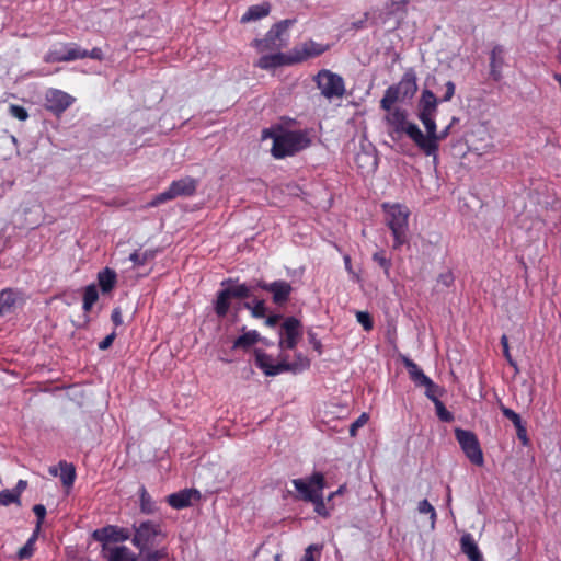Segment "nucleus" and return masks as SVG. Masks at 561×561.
I'll return each instance as SVG.
<instances>
[{
  "mask_svg": "<svg viewBox=\"0 0 561 561\" xmlns=\"http://www.w3.org/2000/svg\"><path fill=\"white\" fill-rule=\"evenodd\" d=\"M167 538L159 523L145 520L134 525L131 543L139 550L138 561H162L168 557V548L161 547Z\"/></svg>",
  "mask_w": 561,
  "mask_h": 561,
  "instance_id": "obj_1",
  "label": "nucleus"
},
{
  "mask_svg": "<svg viewBox=\"0 0 561 561\" xmlns=\"http://www.w3.org/2000/svg\"><path fill=\"white\" fill-rule=\"evenodd\" d=\"M385 211V221L393 237V250H400L402 245L409 243V217L410 210L402 204L382 205Z\"/></svg>",
  "mask_w": 561,
  "mask_h": 561,
  "instance_id": "obj_2",
  "label": "nucleus"
},
{
  "mask_svg": "<svg viewBox=\"0 0 561 561\" xmlns=\"http://www.w3.org/2000/svg\"><path fill=\"white\" fill-rule=\"evenodd\" d=\"M310 144L311 140L305 131L286 130L273 137L271 152L275 159H284L308 148Z\"/></svg>",
  "mask_w": 561,
  "mask_h": 561,
  "instance_id": "obj_3",
  "label": "nucleus"
},
{
  "mask_svg": "<svg viewBox=\"0 0 561 561\" xmlns=\"http://www.w3.org/2000/svg\"><path fill=\"white\" fill-rule=\"evenodd\" d=\"M417 91V78L413 68L404 71L401 80L393 85H390L380 100V107L385 111H390L392 105L398 101L411 99Z\"/></svg>",
  "mask_w": 561,
  "mask_h": 561,
  "instance_id": "obj_4",
  "label": "nucleus"
},
{
  "mask_svg": "<svg viewBox=\"0 0 561 561\" xmlns=\"http://www.w3.org/2000/svg\"><path fill=\"white\" fill-rule=\"evenodd\" d=\"M451 124L446 126L443 130L437 131L436 122H434V130L425 129L426 134L424 135L419 127H410L411 140L415 144V146L427 157L436 158L439 142L448 137L450 134Z\"/></svg>",
  "mask_w": 561,
  "mask_h": 561,
  "instance_id": "obj_5",
  "label": "nucleus"
},
{
  "mask_svg": "<svg viewBox=\"0 0 561 561\" xmlns=\"http://www.w3.org/2000/svg\"><path fill=\"white\" fill-rule=\"evenodd\" d=\"M312 80L321 95L329 101L342 99L345 95V81L339 73L329 69H321L313 76Z\"/></svg>",
  "mask_w": 561,
  "mask_h": 561,
  "instance_id": "obj_6",
  "label": "nucleus"
},
{
  "mask_svg": "<svg viewBox=\"0 0 561 561\" xmlns=\"http://www.w3.org/2000/svg\"><path fill=\"white\" fill-rule=\"evenodd\" d=\"M455 437L469 461L474 466L482 467L484 457L478 436L472 431L457 427Z\"/></svg>",
  "mask_w": 561,
  "mask_h": 561,
  "instance_id": "obj_7",
  "label": "nucleus"
},
{
  "mask_svg": "<svg viewBox=\"0 0 561 561\" xmlns=\"http://www.w3.org/2000/svg\"><path fill=\"white\" fill-rule=\"evenodd\" d=\"M196 188L197 181L195 179L191 176L182 178L173 181L164 192L156 195L149 205L156 207L179 196H192Z\"/></svg>",
  "mask_w": 561,
  "mask_h": 561,
  "instance_id": "obj_8",
  "label": "nucleus"
},
{
  "mask_svg": "<svg viewBox=\"0 0 561 561\" xmlns=\"http://www.w3.org/2000/svg\"><path fill=\"white\" fill-rule=\"evenodd\" d=\"M291 483L298 492L296 499L310 503L325 488L324 476L318 471L306 479H294Z\"/></svg>",
  "mask_w": 561,
  "mask_h": 561,
  "instance_id": "obj_9",
  "label": "nucleus"
},
{
  "mask_svg": "<svg viewBox=\"0 0 561 561\" xmlns=\"http://www.w3.org/2000/svg\"><path fill=\"white\" fill-rule=\"evenodd\" d=\"M255 365L264 373V375L273 377L296 368L295 364H289L288 355L282 354L279 362L274 363L273 357L262 350H255Z\"/></svg>",
  "mask_w": 561,
  "mask_h": 561,
  "instance_id": "obj_10",
  "label": "nucleus"
},
{
  "mask_svg": "<svg viewBox=\"0 0 561 561\" xmlns=\"http://www.w3.org/2000/svg\"><path fill=\"white\" fill-rule=\"evenodd\" d=\"M294 20H283L272 26L263 39H255V45L263 49H279L287 45L288 28Z\"/></svg>",
  "mask_w": 561,
  "mask_h": 561,
  "instance_id": "obj_11",
  "label": "nucleus"
},
{
  "mask_svg": "<svg viewBox=\"0 0 561 561\" xmlns=\"http://www.w3.org/2000/svg\"><path fill=\"white\" fill-rule=\"evenodd\" d=\"M438 100L431 90H423L419 105L417 117L424 125L425 129L434 130L435 115L437 112Z\"/></svg>",
  "mask_w": 561,
  "mask_h": 561,
  "instance_id": "obj_12",
  "label": "nucleus"
},
{
  "mask_svg": "<svg viewBox=\"0 0 561 561\" xmlns=\"http://www.w3.org/2000/svg\"><path fill=\"white\" fill-rule=\"evenodd\" d=\"M301 323L295 317H288L282 324L278 347L282 351L294 350L301 337Z\"/></svg>",
  "mask_w": 561,
  "mask_h": 561,
  "instance_id": "obj_13",
  "label": "nucleus"
},
{
  "mask_svg": "<svg viewBox=\"0 0 561 561\" xmlns=\"http://www.w3.org/2000/svg\"><path fill=\"white\" fill-rule=\"evenodd\" d=\"M388 114L386 115V122L387 124L392 128L390 131V136L392 139L401 137L403 134H405L411 139V133L410 127H419L414 123H410L407 121V112L405 110L396 107L390 111H387Z\"/></svg>",
  "mask_w": 561,
  "mask_h": 561,
  "instance_id": "obj_14",
  "label": "nucleus"
},
{
  "mask_svg": "<svg viewBox=\"0 0 561 561\" xmlns=\"http://www.w3.org/2000/svg\"><path fill=\"white\" fill-rule=\"evenodd\" d=\"M329 49L328 45H323L320 43H317L312 39H309L305 43H302L300 46L294 47L290 51V61L293 65L304 62L310 58L318 57L325 53Z\"/></svg>",
  "mask_w": 561,
  "mask_h": 561,
  "instance_id": "obj_15",
  "label": "nucleus"
},
{
  "mask_svg": "<svg viewBox=\"0 0 561 561\" xmlns=\"http://www.w3.org/2000/svg\"><path fill=\"white\" fill-rule=\"evenodd\" d=\"M73 102V98L68 93L51 89L46 94L45 107L55 115L62 114Z\"/></svg>",
  "mask_w": 561,
  "mask_h": 561,
  "instance_id": "obj_16",
  "label": "nucleus"
},
{
  "mask_svg": "<svg viewBox=\"0 0 561 561\" xmlns=\"http://www.w3.org/2000/svg\"><path fill=\"white\" fill-rule=\"evenodd\" d=\"M201 494L195 489H184L167 496V503L175 510L186 508L192 505V500H199Z\"/></svg>",
  "mask_w": 561,
  "mask_h": 561,
  "instance_id": "obj_17",
  "label": "nucleus"
},
{
  "mask_svg": "<svg viewBox=\"0 0 561 561\" xmlns=\"http://www.w3.org/2000/svg\"><path fill=\"white\" fill-rule=\"evenodd\" d=\"M268 293L272 294L273 302L282 306L289 300L293 291L291 285L286 280H275L268 284Z\"/></svg>",
  "mask_w": 561,
  "mask_h": 561,
  "instance_id": "obj_18",
  "label": "nucleus"
},
{
  "mask_svg": "<svg viewBox=\"0 0 561 561\" xmlns=\"http://www.w3.org/2000/svg\"><path fill=\"white\" fill-rule=\"evenodd\" d=\"M101 552L107 561H138V557L126 546L104 547Z\"/></svg>",
  "mask_w": 561,
  "mask_h": 561,
  "instance_id": "obj_19",
  "label": "nucleus"
},
{
  "mask_svg": "<svg viewBox=\"0 0 561 561\" xmlns=\"http://www.w3.org/2000/svg\"><path fill=\"white\" fill-rule=\"evenodd\" d=\"M290 58L291 57H290L289 53L288 54L277 53V54H273V55H264V56L260 57V59L255 62V66L261 69H265V70L275 69V68L284 66V65H293V62L290 61L291 60Z\"/></svg>",
  "mask_w": 561,
  "mask_h": 561,
  "instance_id": "obj_20",
  "label": "nucleus"
},
{
  "mask_svg": "<svg viewBox=\"0 0 561 561\" xmlns=\"http://www.w3.org/2000/svg\"><path fill=\"white\" fill-rule=\"evenodd\" d=\"M504 65V47L495 45L490 54V76L494 81L502 79V68Z\"/></svg>",
  "mask_w": 561,
  "mask_h": 561,
  "instance_id": "obj_21",
  "label": "nucleus"
},
{
  "mask_svg": "<svg viewBox=\"0 0 561 561\" xmlns=\"http://www.w3.org/2000/svg\"><path fill=\"white\" fill-rule=\"evenodd\" d=\"M460 548L470 561H484L471 534H465L460 538Z\"/></svg>",
  "mask_w": 561,
  "mask_h": 561,
  "instance_id": "obj_22",
  "label": "nucleus"
},
{
  "mask_svg": "<svg viewBox=\"0 0 561 561\" xmlns=\"http://www.w3.org/2000/svg\"><path fill=\"white\" fill-rule=\"evenodd\" d=\"M404 367L407 368L410 379L416 386H431L432 379L427 377L423 370L416 365L412 359L404 358L403 360Z\"/></svg>",
  "mask_w": 561,
  "mask_h": 561,
  "instance_id": "obj_23",
  "label": "nucleus"
},
{
  "mask_svg": "<svg viewBox=\"0 0 561 561\" xmlns=\"http://www.w3.org/2000/svg\"><path fill=\"white\" fill-rule=\"evenodd\" d=\"M271 12L270 2H263L261 4H254L248 8L245 13L241 16V23H249L261 20L267 16Z\"/></svg>",
  "mask_w": 561,
  "mask_h": 561,
  "instance_id": "obj_24",
  "label": "nucleus"
},
{
  "mask_svg": "<svg viewBox=\"0 0 561 561\" xmlns=\"http://www.w3.org/2000/svg\"><path fill=\"white\" fill-rule=\"evenodd\" d=\"M117 283V274L114 270L105 267L98 273V284L103 294L111 293Z\"/></svg>",
  "mask_w": 561,
  "mask_h": 561,
  "instance_id": "obj_25",
  "label": "nucleus"
},
{
  "mask_svg": "<svg viewBox=\"0 0 561 561\" xmlns=\"http://www.w3.org/2000/svg\"><path fill=\"white\" fill-rule=\"evenodd\" d=\"M19 293L12 288L0 291V316L11 313L15 307Z\"/></svg>",
  "mask_w": 561,
  "mask_h": 561,
  "instance_id": "obj_26",
  "label": "nucleus"
},
{
  "mask_svg": "<svg viewBox=\"0 0 561 561\" xmlns=\"http://www.w3.org/2000/svg\"><path fill=\"white\" fill-rule=\"evenodd\" d=\"M232 299L229 290L224 288L217 293L214 302V310L218 318H225L230 309V300Z\"/></svg>",
  "mask_w": 561,
  "mask_h": 561,
  "instance_id": "obj_27",
  "label": "nucleus"
},
{
  "mask_svg": "<svg viewBox=\"0 0 561 561\" xmlns=\"http://www.w3.org/2000/svg\"><path fill=\"white\" fill-rule=\"evenodd\" d=\"M260 341V334L255 330L244 331L239 337H237L233 342V350H249L251 346L256 344Z\"/></svg>",
  "mask_w": 561,
  "mask_h": 561,
  "instance_id": "obj_28",
  "label": "nucleus"
},
{
  "mask_svg": "<svg viewBox=\"0 0 561 561\" xmlns=\"http://www.w3.org/2000/svg\"><path fill=\"white\" fill-rule=\"evenodd\" d=\"M66 54V62L87 58V49L81 48L77 43H62Z\"/></svg>",
  "mask_w": 561,
  "mask_h": 561,
  "instance_id": "obj_29",
  "label": "nucleus"
},
{
  "mask_svg": "<svg viewBox=\"0 0 561 561\" xmlns=\"http://www.w3.org/2000/svg\"><path fill=\"white\" fill-rule=\"evenodd\" d=\"M114 526L108 525L99 529H95L92 534L94 540L102 543V549L104 547H112L111 542H114Z\"/></svg>",
  "mask_w": 561,
  "mask_h": 561,
  "instance_id": "obj_30",
  "label": "nucleus"
},
{
  "mask_svg": "<svg viewBox=\"0 0 561 561\" xmlns=\"http://www.w3.org/2000/svg\"><path fill=\"white\" fill-rule=\"evenodd\" d=\"M60 480L64 486L71 488L76 480V469L73 465L66 461L59 462Z\"/></svg>",
  "mask_w": 561,
  "mask_h": 561,
  "instance_id": "obj_31",
  "label": "nucleus"
},
{
  "mask_svg": "<svg viewBox=\"0 0 561 561\" xmlns=\"http://www.w3.org/2000/svg\"><path fill=\"white\" fill-rule=\"evenodd\" d=\"M140 511L145 514H153L157 512V503L148 493L145 486L139 490Z\"/></svg>",
  "mask_w": 561,
  "mask_h": 561,
  "instance_id": "obj_32",
  "label": "nucleus"
},
{
  "mask_svg": "<svg viewBox=\"0 0 561 561\" xmlns=\"http://www.w3.org/2000/svg\"><path fill=\"white\" fill-rule=\"evenodd\" d=\"M99 299V293L94 284H90L84 288L82 309L84 312H90L93 305Z\"/></svg>",
  "mask_w": 561,
  "mask_h": 561,
  "instance_id": "obj_33",
  "label": "nucleus"
},
{
  "mask_svg": "<svg viewBox=\"0 0 561 561\" xmlns=\"http://www.w3.org/2000/svg\"><path fill=\"white\" fill-rule=\"evenodd\" d=\"M157 250H146L144 252L135 251L130 254L129 260L135 266H142L147 262L156 257Z\"/></svg>",
  "mask_w": 561,
  "mask_h": 561,
  "instance_id": "obj_34",
  "label": "nucleus"
},
{
  "mask_svg": "<svg viewBox=\"0 0 561 561\" xmlns=\"http://www.w3.org/2000/svg\"><path fill=\"white\" fill-rule=\"evenodd\" d=\"M37 534L38 531L35 530L33 533V535L27 539V541L25 542V545L19 549L18 551V558L20 560H26V559H30L34 551H35V543H36V540H37Z\"/></svg>",
  "mask_w": 561,
  "mask_h": 561,
  "instance_id": "obj_35",
  "label": "nucleus"
},
{
  "mask_svg": "<svg viewBox=\"0 0 561 561\" xmlns=\"http://www.w3.org/2000/svg\"><path fill=\"white\" fill-rule=\"evenodd\" d=\"M45 62H66L65 49L62 44L51 47L44 56Z\"/></svg>",
  "mask_w": 561,
  "mask_h": 561,
  "instance_id": "obj_36",
  "label": "nucleus"
},
{
  "mask_svg": "<svg viewBox=\"0 0 561 561\" xmlns=\"http://www.w3.org/2000/svg\"><path fill=\"white\" fill-rule=\"evenodd\" d=\"M11 504L21 505V497L13 490H2L0 492V505L9 506Z\"/></svg>",
  "mask_w": 561,
  "mask_h": 561,
  "instance_id": "obj_37",
  "label": "nucleus"
},
{
  "mask_svg": "<svg viewBox=\"0 0 561 561\" xmlns=\"http://www.w3.org/2000/svg\"><path fill=\"white\" fill-rule=\"evenodd\" d=\"M243 307L251 310V314L254 318H264L266 314L264 300H255L253 306L250 302H244Z\"/></svg>",
  "mask_w": 561,
  "mask_h": 561,
  "instance_id": "obj_38",
  "label": "nucleus"
},
{
  "mask_svg": "<svg viewBox=\"0 0 561 561\" xmlns=\"http://www.w3.org/2000/svg\"><path fill=\"white\" fill-rule=\"evenodd\" d=\"M227 289L229 290L231 297L237 299H245L251 295L250 287L245 284H239L233 287H228Z\"/></svg>",
  "mask_w": 561,
  "mask_h": 561,
  "instance_id": "obj_39",
  "label": "nucleus"
},
{
  "mask_svg": "<svg viewBox=\"0 0 561 561\" xmlns=\"http://www.w3.org/2000/svg\"><path fill=\"white\" fill-rule=\"evenodd\" d=\"M311 503L314 505V512L318 515H320L324 518H328L330 516V511L327 508L324 500H323V492L318 494Z\"/></svg>",
  "mask_w": 561,
  "mask_h": 561,
  "instance_id": "obj_40",
  "label": "nucleus"
},
{
  "mask_svg": "<svg viewBox=\"0 0 561 561\" xmlns=\"http://www.w3.org/2000/svg\"><path fill=\"white\" fill-rule=\"evenodd\" d=\"M433 403L435 404L436 414H437V416L439 417L440 421H443V422H451L454 420L453 414L446 409V407L444 405V403L439 399L434 400Z\"/></svg>",
  "mask_w": 561,
  "mask_h": 561,
  "instance_id": "obj_41",
  "label": "nucleus"
},
{
  "mask_svg": "<svg viewBox=\"0 0 561 561\" xmlns=\"http://www.w3.org/2000/svg\"><path fill=\"white\" fill-rule=\"evenodd\" d=\"M373 260L376 262L380 267L383 268L386 275L389 274L390 267H391V261L386 257L385 251H378L373 254Z\"/></svg>",
  "mask_w": 561,
  "mask_h": 561,
  "instance_id": "obj_42",
  "label": "nucleus"
},
{
  "mask_svg": "<svg viewBox=\"0 0 561 561\" xmlns=\"http://www.w3.org/2000/svg\"><path fill=\"white\" fill-rule=\"evenodd\" d=\"M356 319L362 324L365 331H371L374 328V321L371 316L367 311H357Z\"/></svg>",
  "mask_w": 561,
  "mask_h": 561,
  "instance_id": "obj_43",
  "label": "nucleus"
},
{
  "mask_svg": "<svg viewBox=\"0 0 561 561\" xmlns=\"http://www.w3.org/2000/svg\"><path fill=\"white\" fill-rule=\"evenodd\" d=\"M417 510L421 514H430L431 519H432V525H434V523L436 520V511L427 500H422L417 505Z\"/></svg>",
  "mask_w": 561,
  "mask_h": 561,
  "instance_id": "obj_44",
  "label": "nucleus"
},
{
  "mask_svg": "<svg viewBox=\"0 0 561 561\" xmlns=\"http://www.w3.org/2000/svg\"><path fill=\"white\" fill-rule=\"evenodd\" d=\"M369 420L367 413H362L350 426V435L356 436L358 428L363 427Z\"/></svg>",
  "mask_w": 561,
  "mask_h": 561,
  "instance_id": "obj_45",
  "label": "nucleus"
},
{
  "mask_svg": "<svg viewBox=\"0 0 561 561\" xmlns=\"http://www.w3.org/2000/svg\"><path fill=\"white\" fill-rule=\"evenodd\" d=\"M9 113L19 121H26L28 118L27 111L18 104H11L9 107Z\"/></svg>",
  "mask_w": 561,
  "mask_h": 561,
  "instance_id": "obj_46",
  "label": "nucleus"
},
{
  "mask_svg": "<svg viewBox=\"0 0 561 561\" xmlns=\"http://www.w3.org/2000/svg\"><path fill=\"white\" fill-rule=\"evenodd\" d=\"M289 364H295L296 368L290 370L291 373L300 371L307 369L310 366L309 359L302 355L301 353L296 354V360L289 362Z\"/></svg>",
  "mask_w": 561,
  "mask_h": 561,
  "instance_id": "obj_47",
  "label": "nucleus"
},
{
  "mask_svg": "<svg viewBox=\"0 0 561 561\" xmlns=\"http://www.w3.org/2000/svg\"><path fill=\"white\" fill-rule=\"evenodd\" d=\"M33 512L37 518L35 530L38 531L46 516V507L43 504H35L33 506Z\"/></svg>",
  "mask_w": 561,
  "mask_h": 561,
  "instance_id": "obj_48",
  "label": "nucleus"
},
{
  "mask_svg": "<svg viewBox=\"0 0 561 561\" xmlns=\"http://www.w3.org/2000/svg\"><path fill=\"white\" fill-rule=\"evenodd\" d=\"M501 345L503 347V355L508 362V364L516 368V362L512 358L508 346V339L505 334L501 336Z\"/></svg>",
  "mask_w": 561,
  "mask_h": 561,
  "instance_id": "obj_49",
  "label": "nucleus"
},
{
  "mask_svg": "<svg viewBox=\"0 0 561 561\" xmlns=\"http://www.w3.org/2000/svg\"><path fill=\"white\" fill-rule=\"evenodd\" d=\"M113 537L114 542H121L130 539V533L128 529L114 526Z\"/></svg>",
  "mask_w": 561,
  "mask_h": 561,
  "instance_id": "obj_50",
  "label": "nucleus"
},
{
  "mask_svg": "<svg viewBox=\"0 0 561 561\" xmlns=\"http://www.w3.org/2000/svg\"><path fill=\"white\" fill-rule=\"evenodd\" d=\"M499 408L502 414L508 419L512 423L515 422L520 415L516 413L514 410L505 407L502 402H500Z\"/></svg>",
  "mask_w": 561,
  "mask_h": 561,
  "instance_id": "obj_51",
  "label": "nucleus"
},
{
  "mask_svg": "<svg viewBox=\"0 0 561 561\" xmlns=\"http://www.w3.org/2000/svg\"><path fill=\"white\" fill-rule=\"evenodd\" d=\"M446 91L443 98L440 99L442 102H448L453 99L455 94V83L453 81H447L445 84Z\"/></svg>",
  "mask_w": 561,
  "mask_h": 561,
  "instance_id": "obj_52",
  "label": "nucleus"
},
{
  "mask_svg": "<svg viewBox=\"0 0 561 561\" xmlns=\"http://www.w3.org/2000/svg\"><path fill=\"white\" fill-rule=\"evenodd\" d=\"M116 337V332L113 331L111 334H108L107 336H105L100 343H99V348L104 351V350H107L114 342Z\"/></svg>",
  "mask_w": 561,
  "mask_h": 561,
  "instance_id": "obj_53",
  "label": "nucleus"
},
{
  "mask_svg": "<svg viewBox=\"0 0 561 561\" xmlns=\"http://www.w3.org/2000/svg\"><path fill=\"white\" fill-rule=\"evenodd\" d=\"M87 58H91V59L101 61V60H103L104 55H103V51L101 48L94 47L91 50L87 49Z\"/></svg>",
  "mask_w": 561,
  "mask_h": 561,
  "instance_id": "obj_54",
  "label": "nucleus"
},
{
  "mask_svg": "<svg viewBox=\"0 0 561 561\" xmlns=\"http://www.w3.org/2000/svg\"><path fill=\"white\" fill-rule=\"evenodd\" d=\"M111 320L116 327L123 323L122 310L118 307L113 309Z\"/></svg>",
  "mask_w": 561,
  "mask_h": 561,
  "instance_id": "obj_55",
  "label": "nucleus"
},
{
  "mask_svg": "<svg viewBox=\"0 0 561 561\" xmlns=\"http://www.w3.org/2000/svg\"><path fill=\"white\" fill-rule=\"evenodd\" d=\"M438 282L444 284L445 286L449 287L454 283L453 273L447 272V273L440 274L438 277Z\"/></svg>",
  "mask_w": 561,
  "mask_h": 561,
  "instance_id": "obj_56",
  "label": "nucleus"
},
{
  "mask_svg": "<svg viewBox=\"0 0 561 561\" xmlns=\"http://www.w3.org/2000/svg\"><path fill=\"white\" fill-rule=\"evenodd\" d=\"M517 437L518 439L520 440V443L524 445V446H527L529 444V438H528V435H527V428H526V425L523 426L522 428H519L517 432Z\"/></svg>",
  "mask_w": 561,
  "mask_h": 561,
  "instance_id": "obj_57",
  "label": "nucleus"
},
{
  "mask_svg": "<svg viewBox=\"0 0 561 561\" xmlns=\"http://www.w3.org/2000/svg\"><path fill=\"white\" fill-rule=\"evenodd\" d=\"M425 387V394L426 397L434 402V400H437L438 398L435 394L436 385L432 381L431 386H424Z\"/></svg>",
  "mask_w": 561,
  "mask_h": 561,
  "instance_id": "obj_58",
  "label": "nucleus"
},
{
  "mask_svg": "<svg viewBox=\"0 0 561 561\" xmlns=\"http://www.w3.org/2000/svg\"><path fill=\"white\" fill-rule=\"evenodd\" d=\"M26 488H27V481L21 479L18 481L14 489H12V490L21 497L22 493L26 490Z\"/></svg>",
  "mask_w": 561,
  "mask_h": 561,
  "instance_id": "obj_59",
  "label": "nucleus"
},
{
  "mask_svg": "<svg viewBox=\"0 0 561 561\" xmlns=\"http://www.w3.org/2000/svg\"><path fill=\"white\" fill-rule=\"evenodd\" d=\"M317 549L314 546H309L300 561H316L313 550Z\"/></svg>",
  "mask_w": 561,
  "mask_h": 561,
  "instance_id": "obj_60",
  "label": "nucleus"
},
{
  "mask_svg": "<svg viewBox=\"0 0 561 561\" xmlns=\"http://www.w3.org/2000/svg\"><path fill=\"white\" fill-rule=\"evenodd\" d=\"M310 343L313 345L314 350L321 353L322 344L319 340L316 339V335L311 332L308 333Z\"/></svg>",
  "mask_w": 561,
  "mask_h": 561,
  "instance_id": "obj_61",
  "label": "nucleus"
},
{
  "mask_svg": "<svg viewBox=\"0 0 561 561\" xmlns=\"http://www.w3.org/2000/svg\"><path fill=\"white\" fill-rule=\"evenodd\" d=\"M408 4V0H400V1H391L389 4H387V8L390 10L403 8Z\"/></svg>",
  "mask_w": 561,
  "mask_h": 561,
  "instance_id": "obj_62",
  "label": "nucleus"
},
{
  "mask_svg": "<svg viewBox=\"0 0 561 561\" xmlns=\"http://www.w3.org/2000/svg\"><path fill=\"white\" fill-rule=\"evenodd\" d=\"M279 320H280V316L279 314H273V316L267 317L265 323L268 327H274V325H276L278 323Z\"/></svg>",
  "mask_w": 561,
  "mask_h": 561,
  "instance_id": "obj_63",
  "label": "nucleus"
},
{
  "mask_svg": "<svg viewBox=\"0 0 561 561\" xmlns=\"http://www.w3.org/2000/svg\"><path fill=\"white\" fill-rule=\"evenodd\" d=\"M367 18H368V13H365L364 19L358 20V21L353 23V27L356 28V30L363 28L365 26Z\"/></svg>",
  "mask_w": 561,
  "mask_h": 561,
  "instance_id": "obj_64",
  "label": "nucleus"
}]
</instances>
